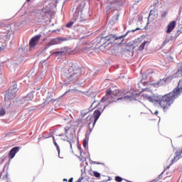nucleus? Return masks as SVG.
<instances>
[{
	"label": "nucleus",
	"instance_id": "obj_1",
	"mask_svg": "<svg viewBox=\"0 0 182 182\" xmlns=\"http://www.w3.org/2000/svg\"><path fill=\"white\" fill-rule=\"evenodd\" d=\"M82 75V70L79 66L70 67L63 72V77L67 82H73Z\"/></svg>",
	"mask_w": 182,
	"mask_h": 182
},
{
	"label": "nucleus",
	"instance_id": "obj_2",
	"mask_svg": "<svg viewBox=\"0 0 182 182\" xmlns=\"http://www.w3.org/2000/svg\"><path fill=\"white\" fill-rule=\"evenodd\" d=\"M136 31H140V28H136L132 31H128L125 35H122L121 36H117L116 35H110L105 37H102L101 41H103L105 43L108 42L107 45H110V43H114L116 41H121V42H124V38L129 35L131 32L133 33V32H136Z\"/></svg>",
	"mask_w": 182,
	"mask_h": 182
},
{
	"label": "nucleus",
	"instance_id": "obj_3",
	"mask_svg": "<svg viewBox=\"0 0 182 182\" xmlns=\"http://www.w3.org/2000/svg\"><path fill=\"white\" fill-rule=\"evenodd\" d=\"M122 93H123V92L119 90H115L112 91L111 89H107L106 90V95L101 99V102H107V105L104 107V109H106L108 105H110L111 103H113V102H114V96H120Z\"/></svg>",
	"mask_w": 182,
	"mask_h": 182
},
{
	"label": "nucleus",
	"instance_id": "obj_4",
	"mask_svg": "<svg viewBox=\"0 0 182 182\" xmlns=\"http://www.w3.org/2000/svg\"><path fill=\"white\" fill-rule=\"evenodd\" d=\"M16 83L14 82L13 85L9 87L7 92L5 95L4 99L5 100H12L13 99H15L16 97V92H18V89L17 87ZM8 107H11V101L9 102L7 109Z\"/></svg>",
	"mask_w": 182,
	"mask_h": 182
},
{
	"label": "nucleus",
	"instance_id": "obj_5",
	"mask_svg": "<svg viewBox=\"0 0 182 182\" xmlns=\"http://www.w3.org/2000/svg\"><path fill=\"white\" fill-rule=\"evenodd\" d=\"M60 136H62V140H64V141H68V142L70 144V149H72V145L73 143H75V138L76 137V134L75 133V131H73L70 133V135L67 136L63 134H61L59 135Z\"/></svg>",
	"mask_w": 182,
	"mask_h": 182
},
{
	"label": "nucleus",
	"instance_id": "obj_6",
	"mask_svg": "<svg viewBox=\"0 0 182 182\" xmlns=\"http://www.w3.org/2000/svg\"><path fill=\"white\" fill-rule=\"evenodd\" d=\"M64 41H68L66 38H52L48 43L45 47V49H48V48H50V46H53L55 45H59V43H62V42H64Z\"/></svg>",
	"mask_w": 182,
	"mask_h": 182
},
{
	"label": "nucleus",
	"instance_id": "obj_7",
	"mask_svg": "<svg viewBox=\"0 0 182 182\" xmlns=\"http://www.w3.org/2000/svg\"><path fill=\"white\" fill-rule=\"evenodd\" d=\"M73 21L78 25V23H80L85 21V18L83 17L80 16V11L79 10H76L74 13Z\"/></svg>",
	"mask_w": 182,
	"mask_h": 182
},
{
	"label": "nucleus",
	"instance_id": "obj_8",
	"mask_svg": "<svg viewBox=\"0 0 182 182\" xmlns=\"http://www.w3.org/2000/svg\"><path fill=\"white\" fill-rule=\"evenodd\" d=\"M6 65L7 68L12 69L13 70H16L19 68V64L16 61L8 60Z\"/></svg>",
	"mask_w": 182,
	"mask_h": 182
},
{
	"label": "nucleus",
	"instance_id": "obj_9",
	"mask_svg": "<svg viewBox=\"0 0 182 182\" xmlns=\"http://www.w3.org/2000/svg\"><path fill=\"white\" fill-rule=\"evenodd\" d=\"M41 39V35L36 36L31 38L29 45L30 48H35L36 46V42Z\"/></svg>",
	"mask_w": 182,
	"mask_h": 182
},
{
	"label": "nucleus",
	"instance_id": "obj_10",
	"mask_svg": "<svg viewBox=\"0 0 182 182\" xmlns=\"http://www.w3.org/2000/svg\"><path fill=\"white\" fill-rule=\"evenodd\" d=\"M19 150H21V147L19 146L13 147L9 152V159H14Z\"/></svg>",
	"mask_w": 182,
	"mask_h": 182
},
{
	"label": "nucleus",
	"instance_id": "obj_11",
	"mask_svg": "<svg viewBox=\"0 0 182 182\" xmlns=\"http://www.w3.org/2000/svg\"><path fill=\"white\" fill-rule=\"evenodd\" d=\"M174 28H176V21H173L168 25L166 33H171Z\"/></svg>",
	"mask_w": 182,
	"mask_h": 182
},
{
	"label": "nucleus",
	"instance_id": "obj_12",
	"mask_svg": "<svg viewBox=\"0 0 182 182\" xmlns=\"http://www.w3.org/2000/svg\"><path fill=\"white\" fill-rule=\"evenodd\" d=\"M100 114H102V112H100V111L97 109L94 112L93 116L95 119H94L93 126H95L97 120H99V117H100Z\"/></svg>",
	"mask_w": 182,
	"mask_h": 182
},
{
	"label": "nucleus",
	"instance_id": "obj_13",
	"mask_svg": "<svg viewBox=\"0 0 182 182\" xmlns=\"http://www.w3.org/2000/svg\"><path fill=\"white\" fill-rule=\"evenodd\" d=\"M117 100H122V102H132V100H133V96L126 95L124 97L117 98Z\"/></svg>",
	"mask_w": 182,
	"mask_h": 182
},
{
	"label": "nucleus",
	"instance_id": "obj_14",
	"mask_svg": "<svg viewBox=\"0 0 182 182\" xmlns=\"http://www.w3.org/2000/svg\"><path fill=\"white\" fill-rule=\"evenodd\" d=\"M134 48L135 47L133 44H129L124 49V53H122V54L124 55V53H129L130 50H134Z\"/></svg>",
	"mask_w": 182,
	"mask_h": 182
},
{
	"label": "nucleus",
	"instance_id": "obj_15",
	"mask_svg": "<svg viewBox=\"0 0 182 182\" xmlns=\"http://www.w3.org/2000/svg\"><path fill=\"white\" fill-rule=\"evenodd\" d=\"M33 99V92L28 93L25 97H24V102H31V100Z\"/></svg>",
	"mask_w": 182,
	"mask_h": 182
},
{
	"label": "nucleus",
	"instance_id": "obj_16",
	"mask_svg": "<svg viewBox=\"0 0 182 182\" xmlns=\"http://www.w3.org/2000/svg\"><path fill=\"white\" fill-rule=\"evenodd\" d=\"M53 144L57 149V151L58 153V157H60V159H62V157H60V148L59 147V145L58 144V143H56V141H55V137H53Z\"/></svg>",
	"mask_w": 182,
	"mask_h": 182
},
{
	"label": "nucleus",
	"instance_id": "obj_17",
	"mask_svg": "<svg viewBox=\"0 0 182 182\" xmlns=\"http://www.w3.org/2000/svg\"><path fill=\"white\" fill-rule=\"evenodd\" d=\"M156 14H157V10L151 9L148 19H150V18H154V16H156Z\"/></svg>",
	"mask_w": 182,
	"mask_h": 182
},
{
	"label": "nucleus",
	"instance_id": "obj_18",
	"mask_svg": "<svg viewBox=\"0 0 182 182\" xmlns=\"http://www.w3.org/2000/svg\"><path fill=\"white\" fill-rule=\"evenodd\" d=\"M167 82V78H163L158 81L157 85L158 86H164V85H166V82Z\"/></svg>",
	"mask_w": 182,
	"mask_h": 182
},
{
	"label": "nucleus",
	"instance_id": "obj_19",
	"mask_svg": "<svg viewBox=\"0 0 182 182\" xmlns=\"http://www.w3.org/2000/svg\"><path fill=\"white\" fill-rule=\"evenodd\" d=\"M92 110H93V109H90V107L88 109L82 110L81 116H82V117H85V116H86V114H87V113H89L90 112H92Z\"/></svg>",
	"mask_w": 182,
	"mask_h": 182
},
{
	"label": "nucleus",
	"instance_id": "obj_20",
	"mask_svg": "<svg viewBox=\"0 0 182 182\" xmlns=\"http://www.w3.org/2000/svg\"><path fill=\"white\" fill-rule=\"evenodd\" d=\"M53 100V95L52 94H48L46 99V103H50Z\"/></svg>",
	"mask_w": 182,
	"mask_h": 182
},
{
	"label": "nucleus",
	"instance_id": "obj_21",
	"mask_svg": "<svg viewBox=\"0 0 182 182\" xmlns=\"http://www.w3.org/2000/svg\"><path fill=\"white\" fill-rule=\"evenodd\" d=\"M182 154V150L181 151H177L176 152V157L173 158V159H172V163H176V159H177V157H180V156H181Z\"/></svg>",
	"mask_w": 182,
	"mask_h": 182
},
{
	"label": "nucleus",
	"instance_id": "obj_22",
	"mask_svg": "<svg viewBox=\"0 0 182 182\" xmlns=\"http://www.w3.org/2000/svg\"><path fill=\"white\" fill-rule=\"evenodd\" d=\"M6 114V109L4 107H0V116H5Z\"/></svg>",
	"mask_w": 182,
	"mask_h": 182
},
{
	"label": "nucleus",
	"instance_id": "obj_23",
	"mask_svg": "<svg viewBox=\"0 0 182 182\" xmlns=\"http://www.w3.org/2000/svg\"><path fill=\"white\" fill-rule=\"evenodd\" d=\"M168 14V11H161V18L162 19H164V18H166Z\"/></svg>",
	"mask_w": 182,
	"mask_h": 182
},
{
	"label": "nucleus",
	"instance_id": "obj_24",
	"mask_svg": "<svg viewBox=\"0 0 182 182\" xmlns=\"http://www.w3.org/2000/svg\"><path fill=\"white\" fill-rule=\"evenodd\" d=\"M60 52H62V55H63V53H68V52H69V48H68V47H63L60 48Z\"/></svg>",
	"mask_w": 182,
	"mask_h": 182
},
{
	"label": "nucleus",
	"instance_id": "obj_25",
	"mask_svg": "<svg viewBox=\"0 0 182 182\" xmlns=\"http://www.w3.org/2000/svg\"><path fill=\"white\" fill-rule=\"evenodd\" d=\"M51 55H54L55 56H62V52L60 50L59 51H54L51 53Z\"/></svg>",
	"mask_w": 182,
	"mask_h": 182
},
{
	"label": "nucleus",
	"instance_id": "obj_26",
	"mask_svg": "<svg viewBox=\"0 0 182 182\" xmlns=\"http://www.w3.org/2000/svg\"><path fill=\"white\" fill-rule=\"evenodd\" d=\"M82 145H83V147H85V149H86V147H87V139H83Z\"/></svg>",
	"mask_w": 182,
	"mask_h": 182
},
{
	"label": "nucleus",
	"instance_id": "obj_27",
	"mask_svg": "<svg viewBox=\"0 0 182 182\" xmlns=\"http://www.w3.org/2000/svg\"><path fill=\"white\" fill-rule=\"evenodd\" d=\"M93 174L95 176V177H97V178H100V173L97 172V171H94Z\"/></svg>",
	"mask_w": 182,
	"mask_h": 182
},
{
	"label": "nucleus",
	"instance_id": "obj_28",
	"mask_svg": "<svg viewBox=\"0 0 182 182\" xmlns=\"http://www.w3.org/2000/svg\"><path fill=\"white\" fill-rule=\"evenodd\" d=\"M145 46H146V42L142 43L141 45L139 46V50H143Z\"/></svg>",
	"mask_w": 182,
	"mask_h": 182
},
{
	"label": "nucleus",
	"instance_id": "obj_29",
	"mask_svg": "<svg viewBox=\"0 0 182 182\" xmlns=\"http://www.w3.org/2000/svg\"><path fill=\"white\" fill-rule=\"evenodd\" d=\"M115 181L122 182V181H123V178H122V177H120V176H116Z\"/></svg>",
	"mask_w": 182,
	"mask_h": 182
},
{
	"label": "nucleus",
	"instance_id": "obj_30",
	"mask_svg": "<svg viewBox=\"0 0 182 182\" xmlns=\"http://www.w3.org/2000/svg\"><path fill=\"white\" fill-rule=\"evenodd\" d=\"M73 23H75V21H70L68 23H67L66 28H71Z\"/></svg>",
	"mask_w": 182,
	"mask_h": 182
},
{
	"label": "nucleus",
	"instance_id": "obj_31",
	"mask_svg": "<svg viewBox=\"0 0 182 182\" xmlns=\"http://www.w3.org/2000/svg\"><path fill=\"white\" fill-rule=\"evenodd\" d=\"M7 61H2L0 63V70L4 69V63H6Z\"/></svg>",
	"mask_w": 182,
	"mask_h": 182
},
{
	"label": "nucleus",
	"instance_id": "obj_32",
	"mask_svg": "<svg viewBox=\"0 0 182 182\" xmlns=\"http://www.w3.org/2000/svg\"><path fill=\"white\" fill-rule=\"evenodd\" d=\"M122 43H123V42H122V40L115 41V44L116 45H122Z\"/></svg>",
	"mask_w": 182,
	"mask_h": 182
},
{
	"label": "nucleus",
	"instance_id": "obj_33",
	"mask_svg": "<svg viewBox=\"0 0 182 182\" xmlns=\"http://www.w3.org/2000/svg\"><path fill=\"white\" fill-rule=\"evenodd\" d=\"M69 130H70V128L69 127H66L65 128V134H68V132H69Z\"/></svg>",
	"mask_w": 182,
	"mask_h": 182
},
{
	"label": "nucleus",
	"instance_id": "obj_34",
	"mask_svg": "<svg viewBox=\"0 0 182 182\" xmlns=\"http://www.w3.org/2000/svg\"><path fill=\"white\" fill-rule=\"evenodd\" d=\"M159 4V1H154V3H153V5H154V6H157V4Z\"/></svg>",
	"mask_w": 182,
	"mask_h": 182
},
{
	"label": "nucleus",
	"instance_id": "obj_35",
	"mask_svg": "<svg viewBox=\"0 0 182 182\" xmlns=\"http://www.w3.org/2000/svg\"><path fill=\"white\" fill-rule=\"evenodd\" d=\"M87 49H90V47H87V46H85L84 48H82V50H87Z\"/></svg>",
	"mask_w": 182,
	"mask_h": 182
},
{
	"label": "nucleus",
	"instance_id": "obj_36",
	"mask_svg": "<svg viewBox=\"0 0 182 182\" xmlns=\"http://www.w3.org/2000/svg\"><path fill=\"white\" fill-rule=\"evenodd\" d=\"M5 50V46L0 47V52Z\"/></svg>",
	"mask_w": 182,
	"mask_h": 182
},
{
	"label": "nucleus",
	"instance_id": "obj_37",
	"mask_svg": "<svg viewBox=\"0 0 182 182\" xmlns=\"http://www.w3.org/2000/svg\"><path fill=\"white\" fill-rule=\"evenodd\" d=\"M81 29H83V32H85V30L86 29L85 26H80V27Z\"/></svg>",
	"mask_w": 182,
	"mask_h": 182
},
{
	"label": "nucleus",
	"instance_id": "obj_38",
	"mask_svg": "<svg viewBox=\"0 0 182 182\" xmlns=\"http://www.w3.org/2000/svg\"><path fill=\"white\" fill-rule=\"evenodd\" d=\"M160 178H161V175H160V176L156 178V181H159V180H160Z\"/></svg>",
	"mask_w": 182,
	"mask_h": 182
},
{
	"label": "nucleus",
	"instance_id": "obj_39",
	"mask_svg": "<svg viewBox=\"0 0 182 182\" xmlns=\"http://www.w3.org/2000/svg\"><path fill=\"white\" fill-rule=\"evenodd\" d=\"M68 182H73V178H70Z\"/></svg>",
	"mask_w": 182,
	"mask_h": 182
},
{
	"label": "nucleus",
	"instance_id": "obj_40",
	"mask_svg": "<svg viewBox=\"0 0 182 182\" xmlns=\"http://www.w3.org/2000/svg\"><path fill=\"white\" fill-rule=\"evenodd\" d=\"M154 114H159V111H155Z\"/></svg>",
	"mask_w": 182,
	"mask_h": 182
},
{
	"label": "nucleus",
	"instance_id": "obj_41",
	"mask_svg": "<svg viewBox=\"0 0 182 182\" xmlns=\"http://www.w3.org/2000/svg\"><path fill=\"white\" fill-rule=\"evenodd\" d=\"M63 181H68V179L64 178V179H63Z\"/></svg>",
	"mask_w": 182,
	"mask_h": 182
},
{
	"label": "nucleus",
	"instance_id": "obj_42",
	"mask_svg": "<svg viewBox=\"0 0 182 182\" xmlns=\"http://www.w3.org/2000/svg\"><path fill=\"white\" fill-rule=\"evenodd\" d=\"M92 119H93V117H91L90 118V120H92Z\"/></svg>",
	"mask_w": 182,
	"mask_h": 182
},
{
	"label": "nucleus",
	"instance_id": "obj_43",
	"mask_svg": "<svg viewBox=\"0 0 182 182\" xmlns=\"http://www.w3.org/2000/svg\"><path fill=\"white\" fill-rule=\"evenodd\" d=\"M97 161H94L93 162L94 164H97Z\"/></svg>",
	"mask_w": 182,
	"mask_h": 182
},
{
	"label": "nucleus",
	"instance_id": "obj_44",
	"mask_svg": "<svg viewBox=\"0 0 182 182\" xmlns=\"http://www.w3.org/2000/svg\"><path fill=\"white\" fill-rule=\"evenodd\" d=\"M97 164H102L101 163L97 162Z\"/></svg>",
	"mask_w": 182,
	"mask_h": 182
},
{
	"label": "nucleus",
	"instance_id": "obj_45",
	"mask_svg": "<svg viewBox=\"0 0 182 182\" xmlns=\"http://www.w3.org/2000/svg\"><path fill=\"white\" fill-rule=\"evenodd\" d=\"M93 105H95V102L92 103V105H91V107H92V106H93Z\"/></svg>",
	"mask_w": 182,
	"mask_h": 182
},
{
	"label": "nucleus",
	"instance_id": "obj_46",
	"mask_svg": "<svg viewBox=\"0 0 182 182\" xmlns=\"http://www.w3.org/2000/svg\"><path fill=\"white\" fill-rule=\"evenodd\" d=\"M167 168H170V166H167Z\"/></svg>",
	"mask_w": 182,
	"mask_h": 182
},
{
	"label": "nucleus",
	"instance_id": "obj_47",
	"mask_svg": "<svg viewBox=\"0 0 182 182\" xmlns=\"http://www.w3.org/2000/svg\"><path fill=\"white\" fill-rule=\"evenodd\" d=\"M118 19H119V16L117 17V20H118Z\"/></svg>",
	"mask_w": 182,
	"mask_h": 182
},
{
	"label": "nucleus",
	"instance_id": "obj_48",
	"mask_svg": "<svg viewBox=\"0 0 182 182\" xmlns=\"http://www.w3.org/2000/svg\"><path fill=\"white\" fill-rule=\"evenodd\" d=\"M29 1H31V0H27V2H29Z\"/></svg>",
	"mask_w": 182,
	"mask_h": 182
},
{
	"label": "nucleus",
	"instance_id": "obj_49",
	"mask_svg": "<svg viewBox=\"0 0 182 182\" xmlns=\"http://www.w3.org/2000/svg\"><path fill=\"white\" fill-rule=\"evenodd\" d=\"M68 92H69V91L65 92V93H68Z\"/></svg>",
	"mask_w": 182,
	"mask_h": 182
},
{
	"label": "nucleus",
	"instance_id": "obj_50",
	"mask_svg": "<svg viewBox=\"0 0 182 182\" xmlns=\"http://www.w3.org/2000/svg\"><path fill=\"white\" fill-rule=\"evenodd\" d=\"M180 159V157L178 158V160Z\"/></svg>",
	"mask_w": 182,
	"mask_h": 182
}]
</instances>
